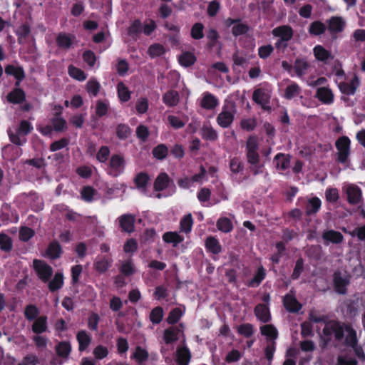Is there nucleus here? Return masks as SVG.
<instances>
[{"label":"nucleus","mask_w":365,"mask_h":365,"mask_svg":"<svg viewBox=\"0 0 365 365\" xmlns=\"http://www.w3.org/2000/svg\"><path fill=\"white\" fill-rule=\"evenodd\" d=\"M32 130V126L30 123L26 120L21 121L19 128H17L16 133H14L11 130H9V136L10 140L17 145H22L23 142L20 139V136L28 135Z\"/></svg>","instance_id":"obj_2"},{"label":"nucleus","mask_w":365,"mask_h":365,"mask_svg":"<svg viewBox=\"0 0 365 365\" xmlns=\"http://www.w3.org/2000/svg\"><path fill=\"white\" fill-rule=\"evenodd\" d=\"M344 331L346 333V343L351 346L354 347V346L356 344V334L355 331H354L351 328H350L348 326L344 327Z\"/></svg>","instance_id":"obj_31"},{"label":"nucleus","mask_w":365,"mask_h":365,"mask_svg":"<svg viewBox=\"0 0 365 365\" xmlns=\"http://www.w3.org/2000/svg\"><path fill=\"white\" fill-rule=\"evenodd\" d=\"M25 93L21 89H16L13 92H11L7 99L9 102L14 103H19L24 100Z\"/></svg>","instance_id":"obj_28"},{"label":"nucleus","mask_w":365,"mask_h":365,"mask_svg":"<svg viewBox=\"0 0 365 365\" xmlns=\"http://www.w3.org/2000/svg\"><path fill=\"white\" fill-rule=\"evenodd\" d=\"M344 327L343 324L336 321H328L326 322L323 329V332L320 335L321 343L320 346L325 349L328 342L331 339L332 336L337 341H341L344 337Z\"/></svg>","instance_id":"obj_1"},{"label":"nucleus","mask_w":365,"mask_h":365,"mask_svg":"<svg viewBox=\"0 0 365 365\" xmlns=\"http://www.w3.org/2000/svg\"><path fill=\"white\" fill-rule=\"evenodd\" d=\"M120 272L125 275L133 274L135 269L132 262L130 260L123 262L120 267Z\"/></svg>","instance_id":"obj_57"},{"label":"nucleus","mask_w":365,"mask_h":365,"mask_svg":"<svg viewBox=\"0 0 365 365\" xmlns=\"http://www.w3.org/2000/svg\"><path fill=\"white\" fill-rule=\"evenodd\" d=\"M217 105V100L216 98L208 93L206 94L201 101V106L206 109L214 108Z\"/></svg>","instance_id":"obj_27"},{"label":"nucleus","mask_w":365,"mask_h":365,"mask_svg":"<svg viewBox=\"0 0 365 365\" xmlns=\"http://www.w3.org/2000/svg\"><path fill=\"white\" fill-rule=\"evenodd\" d=\"M124 160L121 156L115 155L112 156L110 161V165L112 168L118 170L124 166Z\"/></svg>","instance_id":"obj_54"},{"label":"nucleus","mask_w":365,"mask_h":365,"mask_svg":"<svg viewBox=\"0 0 365 365\" xmlns=\"http://www.w3.org/2000/svg\"><path fill=\"white\" fill-rule=\"evenodd\" d=\"M63 284V276L61 273H56L53 279L49 282L48 288L51 292L60 289Z\"/></svg>","instance_id":"obj_29"},{"label":"nucleus","mask_w":365,"mask_h":365,"mask_svg":"<svg viewBox=\"0 0 365 365\" xmlns=\"http://www.w3.org/2000/svg\"><path fill=\"white\" fill-rule=\"evenodd\" d=\"M165 53L164 47L160 44L151 45L148 48L149 55L154 58L159 56Z\"/></svg>","instance_id":"obj_45"},{"label":"nucleus","mask_w":365,"mask_h":365,"mask_svg":"<svg viewBox=\"0 0 365 365\" xmlns=\"http://www.w3.org/2000/svg\"><path fill=\"white\" fill-rule=\"evenodd\" d=\"M338 150V160L341 163H345L349 155L350 140L347 137L340 138L336 143Z\"/></svg>","instance_id":"obj_5"},{"label":"nucleus","mask_w":365,"mask_h":365,"mask_svg":"<svg viewBox=\"0 0 365 365\" xmlns=\"http://www.w3.org/2000/svg\"><path fill=\"white\" fill-rule=\"evenodd\" d=\"M274 161L277 169L285 170L289 166L290 156L279 153L275 156Z\"/></svg>","instance_id":"obj_23"},{"label":"nucleus","mask_w":365,"mask_h":365,"mask_svg":"<svg viewBox=\"0 0 365 365\" xmlns=\"http://www.w3.org/2000/svg\"><path fill=\"white\" fill-rule=\"evenodd\" d=\"M181 316V310L178 308H175L170 312L169 316L167 318V322L170 324H174L178 322Z\"/></svg>","instance_id":"obj_48"},{"label":"nucleus","mask_w":365,"mask_h":365,"mask_svg":"<svg viewBox=\"0 0 365 365\" xmlns=\"http://www.w3.org/2000/svg\"><path fill=\"white\" fill-rule=\"evenodd\" d=\"M77 339L79 343V350L83 351L91 343V337L85 331H81L77 334Z\"/></svg>","instance_id":"obj_25"},{"label":"nucleus","mask_w":365,"mask_h":365,"mask_svg":"<svg viewBox=\"0 0 365 365\" xmlns=\"http://www.w3.org/2000/svg\"><path fill=\"white\" fill-rule=\"evenodd\" d=\"M61 252V247L57 241L51 242L46 250L48 257L53 259L60 257Z\"/></svg>","instance_id":"obj_17"},{"label":"nucleus","mask_w":365,"mask_h":365,"mask_svg":"<svg viewBox=\"0 0 365 365\" xmlns=\"http://www.w3.org/2000/svg\"><path fill=\"white\" fill-rule=\"evenodd\" d=\"M202 137L207 140H215L217 138V133L212 128L204 126L202 128Z\"/></svg>","instance_id":"obj_46"},{"label":"nucleus","mask_w":365,"mask_h":365,"mask_svg":"<svg viewBox=\"0 0 365 365\" xmlns=\"http://www.w3.org/2000/svg\"><path fill=\"white\" fill-rule=\"evenodd\" d=\"M122 230L128 233L134 231L135 217L131 215H122L119 219Z\"/></svg>","instance_id":"obj_8"},{"label":"nucleus","mask_w":365,"mask_h":365,"mask_svg":"<svg viewBox=\"0 0 365 365\" xmlns=\"http://www.w3.org/2000/svg\"><path fill=\"white\" fill-rule=\"evenodd\" d=\"M272 34L275 36L280 37V40L277 41L276 46L278 48L282 47L284 49L287 47V43H282V41H287L292 38L293 31L289 26H281L272 30Z\"/></svg>","instance_id":"obj_3"},{"label":"nucleus","mask_w":365,"mask_h":365,"mask_svg":"<svg viewBox=\"0 0 365 365\" xmlns=\"http://www.w3.org/2000/svg\"><path fill=\"white\" fill-rule=\"evenodd\" d=\"M53 127L56 131H63L66 128V120L60 117H56L52 119Z\"/></svg>","instance_id":"obj_49"},{"label":"nucleus","mask_w":365,"mask_h":365,"mask_svg":"<svg viewBox=\"0 0 365 365\" xmlns=\"http://www.w3.org/2000/svg\"><path fill=\"white\" fill-rule=\"evenodd\" d=\"M261 333L272 339H275L277 337V330L272 324H267L261 327Z\"/></svg>","instance_id":"obj_30"},{"label":"nucleus","mask_w":365,"mask_h":365,"mask_svg":"<svg viewBox=\"0 0 365 365\" xmlns=\"http://www.w3.org/2000/svg\"><path fill=\"white\" fill-rule=\"evenodd\" d=\"M192 225V218L191 214L185 216L180 222V230L182 232L187 233L191 230Z\"/></svg>","instance_id":"obj_38"},{"label":"nucleus","mask_w":365,"mask_h":365,"mask_svg":"<svg viewBox=\"0 0 365 365\" xmlns=\"http://www.w3.org/2000/svg\"><path fill=\"white\" fill-rule=\"evenodd\" d=\"M38 314L39 310L35 305L29 304L25 308L24 316L28 320L36 319Z\"/></svg>","instance_id":"obj_36"},{"label":"nucleus","mask_w":365,"mask_h":365,"mask_svg":"<svg viewBox=\"0 0 365 365\" xmlns=\"http://www.w3.org/2000/svg\"><path fill=\"white\" fill-rule=\"evenodd\" d=\"M344 23L341 18L333 17L329 21V29L333 32H340L342 31Z\"/></svg>","instance_id":"obj_26"},{"label":"nucleus","mask_w":365,"mask_h":365,"mask_svg":"<svg viewBox=\"0 0 365 365\" xmlns=\"http://www.w3.org/2000/svg\"><path fill=\"white\" fill-rule=\"evenodd\" d=\"M148 176L145 173L138 174L135 178V182L138 188L144 189L148 183Z\"/></svg>","instance_id":"obj_52"},{"label":"nucleus","mask_w":365,"mask_h":365,"mask_svg":"<svg viewBox=\"0 0 365 365\" xmlns=\"http://www.w3.org/2000/svg\"><path fill=\"white\" fill-rule=\"evenodd\" d=\"M118 93L120 99L123 101H128L130 99V91L128 88L122 82L118 84Z\"/></svg>","instance_id":"obj_37"},{"label":"nucleus","mask_w":365,"mask_h":365,"mask_svg":"<svg viewBox=\"0 0 365 365\" xmlns=\"http://www.w3.org/2000/svg\"><path fill=\"white\" fill-rule=\"evenodd\" d=\"M34 268L38 277L43 282H47L53 274L51 267L41 260L34 259Z\"/></svg>","instance_id":"obj_4"},{"label":"nucleus","mask_w":365,"mask_h":365,"mask_svg":"<svg viewBox=\"0 0 365 365\" xmlns=\"http://www.w3.org/2000/svg\"><path fill=\"white\" fill-rule=\"evenodd\" d=\"M303 269H304L303 259L302 258H299L297 259V261L296 262V265L294 269L292 277L293 279H297L299 277L300 274L302 272Z\"/></svg>","instance_id":"obj_62"},{"label":"nucleus","mask_w":365,"mask_h":365,"mask_svg":"<svg viewBox=\"0 0 365 365\" xmlns=\"http://www.w3.org/2000/svg\"><path fill=\"white\" fill-rule=\"evenodd\" d=\"M322 238L327 242L338 244L342 242L343 235L339 232L328 230L324 232Z\"/></svg>","instance_id":"obj_16"},{"label":"nucleus","mask_w":365,"mask_h":365,"mask_svg":"<svg viewBox=\"0 0 365 365\" xmlns=\"http://www.w3.org/2000/svg\"><path fill=\"white\" fill-rule=\"evenodd\" d=\"M177 361L179 365H187L190 359V352L186 347L177 349Z\"/></svg>","instance_id":"obj_15"},{"label":"nucleus","mask_w":365,"mask_h":365,"mask_svg":"<svg viewBox=\"0 0 365 365\" xmlns=\"http://www.w3.org/2000/svg\"><path fill=\"white\" fill-rule=\"evenodd\" d=\"M321 206V201L319 199L314 197L309 200V207L307 210V214L310 215L318 211Z\"/></svg>","instance_id":"obj_47"},{"label":"nucleus","mask_w":365,"mask_h":365,"mask_svg":"<svg viewBox=\"0 0 365 365\" xmlns=\"http://www.w3.org/2000/svg\"><path fill=\"white\" fill-rule=\"evenodd\" d=\"M83 60L90 66H93L96 61V56L94 53L91 51H86L83 54Z\"/></svg>","instance_id":"obj_60"},{"label":"nucleus","mask_w":365,"mask_h":365,"mask_svg":"<svg viewBox=\"0 0 365 365\" xmlns=\"http://www.w3.org/2000/svg\"><path fill=\"white\" fill-rule=\"evenodd\" d=\"M34 235V231L27 227H22L19 231V238L22 241H28Z\"/></svg>","instance_id":"obj_51"},{"label":"nucleus","mask_w":365,"mask_h":365,"mask_svg":"<svg viewBox=\"0 0 365 365\" xmlns=\"http://www.w3.org/2000/svg\"><path fill=\"white\" fill-rule=\"evenodd\" d=\"M316 96L324 103H331L334 100V95L331 91L327 87H322L317 89Z\"/></svg>","instance_id":"obj_10"},{"label":"nucleus","mask_w":365,"mask_h":365,"mask_svg":"<svg viewBox=\"0 0 365 365\" xmlns=\"http://www.w3.org/2000/svg\"><path fill=\"white\" fill-rule=\"evenodd\" d=\"M136 110L138 113H145L148 108V101L146 98H140L136 103Z\"/></svg>","instance_id":"obj_58"},{"label":"nucleus","mask_w":365,"mask_h":365,"mask_svg":"<svg viewBox=\"0 0 365 365\" xmlns=\"http://www.w3.org/2000/svg\"><path fill=\"white\" fill-rule=\"evenodd\" d=\"M300 91L299 86L296 84L293 83L290 86H289L284 91V97L287 99H291L295 96H297Z\"/></svg>","instance_id":"obj_44"},{"label":"nucleus","mask_w":365,"mask_h":365,"mask_svg":"<svg viewBox=\"0 0 365 365\" xmlns=\"http://www.w3.org/2000/svg\"><path fill=\"white\" fill-rule=\"evenodd\" d=\"M0 247L4 251H9L11 249V240L6 235H0Z\"/></svg>","instance_id":"obj_55"},{"label":"nucleus","mask_w":365,"mask_h":365,"mask_svg":"<svg viewBox=\"0 0 365 365\" xmlns=\"http://www.w3.org/2000/svg\"><path fill=\"white\" fill-rule=\"evenodd\" d=\"M68 73L71 77L78 81H83L86 78V74L82 70L76 68L73 66H70L68 67Z\"/></svg>","instance_id":"obj_41"},{"label":"nucleus","mask_w":365,"mask_h":365,"mask_svg":"<svg viewBox=\"0 0 365 365\" xmlns=\"http://www.w3.org/2000/svg\"><path fill=\"white\" fill-rule=\"evenodd\" d=\"M316 58L319 61H325L331 57L330 53L322 46H317L314 48Z\"/></svg>","instance_id":"obj_34"},{"label":"nucleus","mask_w":365,"mask_h":365,"mask_svg":"<svg viewBox=\"0 0 365 365\" xmlns=\"http://www.w3.org/2000/svg\"><path fill=\"white\" fill-rule=\"evenodd\" d=\"M100 90V84L96 80H90L87 83V91L88 93L96 96Z\"/></svg>","instance_id":"obj_56"},{"label":"nucleus","mask_w":365,"mask_h":365,"mask_svg":"<svg viewBox=\"0 0 365 365\" xmlns=\"http://www.w3.org/2000/svg\"><path fill=\"white\" fill-rule=\"evenodd\" d=\"M179 63L184 67H189L195 63L196 61V57L190 52L185 51L182 52L178 57Z\"/></svg>","instance_id":"obj_20"},{"label":"nucleus","mask_w":365,"mask_h":365,"mask_svg":"<svg viewBox=\"0 0 365 365\" xmlns=\"http://www.w3.org/2000/svg\"><path fill=\"white\" fill-rule=\"evenodd\" d=\"M204 26L201 23H195L191 29V36L194 39H200L203 38Z\"/></svg>","instance_id":"obj_40"},{"label":"nucleus","mask_w":365,"mask_h":365,"mask_svg":"<svg viewBox=\"0 0 365 365\" xmlns=\"http://www.w3.org/2000/svg\"><path fill=\"white\" fill-rule=\"evenodd\" d=\"M334 281L336 292L339 294H344L346 291L345 287L349 284V279L341 276L340 273H335Z\"/></svg>","instance_id":"obj_12"},{"label":"nucleus","mask_w":365,"mask_h":365,"mask_svg":"<svg viewBox=\"0 0 365 365\" xmlns=\"http://www.w3.org/2000/svg\"><path fill=\"white\" fill-rule=\"evenodd\" d=\"M179 101V94L175 91H169L163 96L164 103L170 107L175 106L178 103Z\"/></svg>","instance_id":"obj_19"},{"label":"nucleus","mask_w":365,"mask_h":365,"mask_svg":"<svg viewBox=\"0 0 365 365\" xmlns=\"http://www.w3.org/2000/svg\"><path fill=\"white\" fill-rule=\"evenodd\" d=\"M171 182L170 178L165 173H161L155 179L154 189L156 191H161L165 189Z\"/></svg>","instance_id":"obj_11"},{"label":"nucleus","mask_w":365,"mask_h":365,"mask_svg":"<svg viewBox=\"0 0 365 365\" xmlns=\"http://www.w3.org/2000/svg\"><path fill=\"white\" fill-rule=\"evenodd\" d=\"M180 331V329L176 327H172L165 329L163 334V339L165 343L170 344L178 340V334Z\"/></svg>","instance_id":"obj_18"},{"label":"nucleus","mask_w":365,"mask_h":365,"mask_svg":"<svg viewBox=\"0 0 365 365\" xmlns=\"http://www.w3.org/2000/svg\"><path fill=\"white\" fill-rule=\"evenodd\" d=\"M268 96L259 89L255 91L253 93V101L259 104L264 109H268V107L266 106L268 102Z\"/></svg>","instance_id":"obj_22"},{"label":"nucleus","mask_w":365,"mask_h":365,"mask_svg":"<svg viewBox=\"0 0 365 365\" xmlns=\"http://www.w3.org/2000/svg\"><path fill=\"white\" fill-rule=\"evenodd\" d=\"M225 110L220 113L217 117V122L222 127H228L233 120V113L235 112V104L230 103L226 107Z\"/></svg>","instance_id":"obj_6"},{"label":"nucleus","mask_w":365,"mask_h":365,"mask_svg":"<svg viewBox=\"0 0 365 365\" xmlns=\"http://www.w3.org/2000/svg\"><path fill=\"white\" fill-rule=\"evenodd\" d=\"M206 247L214 254H217L221 251V247L218 241L212 237H210L207 239Z\"/></svg>","instance_id":"obj_35"},{"label":"nucleus","mask_w":365,"mask_h":365,"mask_svg":"<svg viewBox=\"0 0 365 365\" xmlns=\"http://www.w3.org/2000/svg\"><path fill=\"white\" fill-rule=\"evenodd\" d=\"M138 247L137 242L134 239L128 240L123 246V250L126 253L134 252Z\"/></svg>","instance_id":"obj_63"},{"label":"nucleus","mask_w":365,"mask_h":365,"mask_svg":"<svg viewBox=\"0 0 365 365\" xmlns=\"http://www.w3.org/2000/svg\"><path fill=\"white\" fill-rule=\"evenodd\" d=\"M339 88L341 93L347 95L354 94L356 91V86H350L346 83H339Z\"/></svg>","instance_id":"obj_61"},{"label":"nucleus","mask_w":365,"mask_h":365,"mask_svg":"<svg viewBox=\"0 0 365 365\" xmlns=\"http://www.w3.org/2000/svg\"><path fill=\"white\" fill-rule=\"evenodd\" d=\"M309 33L313 35H319L325 31V26L320 21L313 22L309 27Z\"/></svg>","instance_id":"obj_42"},{"label":"nucleus","mask_w":365,"mask_h":365,"mask_svg":"<svg viewBox=\"0 0 365 365\" xmlns=\"http://www.w3.org/2000/svg\"><path fill=\"white\" fill-rule=\"evenodd\" d=\"M75 36L73 35L60 33L56 38L57 45L64 49H68L72 46Z\"/></svg>","instance_id":"obj_9"},{"label":"nucleus","mask_w":365,"mask_h":365,"mask_svg":"<svg viewBox=\"0 0 365 365\" xmlns=\"http://www.w3.org/2000/svg\"><path fill=\"white\" fill-rule=\"evenodd\" d=\"M153 154L158 159H163L168 154V148L164 145H159L154 148Z\"/></svg>","instance_id":"obj_50"},{"label":"nucleus","mask_w":365,"mask_h":365,"mask_svg":"<svg viewBox=\"0 0 365 365\" xmlns=\"http://www.w3.org/2000/svg\"><path fill=\"white\" fill-rule=\"evenodd\" d=\"M257 317L263 322H267L270 319L269 309L264 304H258L255 309Z\"/></svg>","instance_id":"obj_21"},{"label":"nucleus","mask_w":365,"mask_h":365,"mask_svg":"<svg viewBox=\"0 0 365 365\" xmlns=\"http://www.w3.org/2000/svg\"><path fill=\"white\" fill-rule=\"evenodd\" d=\"M47 330V318L45 316H41L36 319L33 325L32 331L35 334H41Z\"/></svg>","instance_id":"obj_14"},{"label":"nucleus","mask_w":365,"mask_h":365,"mask_svg":"<svg viewBox=\"0 0 365 365\" xmlns=\"http://www.w3.org/2000/svg\"><path fill=\"white\" fill-rule=\"evenodd\" d=\"M217 228L224 232H229L232 229L231 221L227 217H222L217 222Z\"/></svg>","instance_id":"obj_33"},{"label":"nucleus","mask_w":365,"mask_h":365,"mask_svg":"<svg viewBox=\"0 0 365 365\" xmlns=\"http://www.w3.org/2000/svg\"><path fill=\"white\" fill-rule=\"evenodd\" d=\"M308 64L306 61L297 59L294 63V69L297 76H301L305 73V71L308 68Z\"/></svg>","instance_id":"obj_43"},{"label":"nucleus","mask_w":365,"mask_h":365,"mask_svg":"<svg viewBox=\"0 0 365 365\" xmlns=\"http://www.w3.org/2000/svg\"><path fill=\"white\" fill-rule=\"evenodd\" d=\"M163 239L167 243H173L174 246H176L183 240V237L175 232H165L163 236Z\"/></svg>","instance_id":"obj_24"},{"label":"nucleus","mask_w":365,"mask_h":365,"mask_svg":"<svg viewBox=\"0 0 365 365\" xmlns=\"http://www.w3.org/2000/svg\"><path fill=\"white\" fill-rule=\"evenodd\" d=\"M220 3L217 1H216V0L212 1L208 5L207 14L210 16H215L220 9Z\"/></svg>","instance_id":"obj_64"},{"label":"nucleus","mask_w":365,"mask_h":365,"mask_svg":"<svg viewBox=\"0 0 365 365\" xmlns=\"http://www.w3.org/2000/svg\"><path fill=\"white\" fill-rule=\"evenodd\" d=\"M56 352L59 356L68 357L69 355L71 347L68 342H61L56 348Z\"/></svg>","instance_id":"obj_32"},{"label":"nucleus","mask_w":365,"mask_h":365,"mask_svg":"<svg viewBox=\"0 0 365 365\" xmlns=\"http://www.w3.org/2000/svg\"><path fill=\"white\" fill-rule=\"evenodd\" d=\"M346 198L351 205H359L362 201V193L359 187L354 185H349L345 190Z\"/></svg>","instance_id":"obj_7"},{"label":"nucleus","mask_w":365,"mask_h":365,"mask_svg":"<svg viewBox=\"0 0 365 365\" xmlns=\"http://www.w3.org/2000/svg\"><path fill=\"white\" fill-rule=\"evenodd\" d=\"M284 304L288 311L292 312H297L301 308L300 304L292 294H287L284 297Z\"/></svg>","instance_id":"obj_13"},{"label":"nucleus","mask_w":365,"mask_h":365,"mask_svg":"<svg viewBox=\"0 0 365 365\" xmlns=\"http://www.w3.org/2000/svg\"><path fill=\"white\" fill-rule=\"evenodd\" d=\"M247 30V26L245 24L240 23L238 20L237 22H236V24L232 26V33L235 36H238L245 34Z\"/></svg>","instance_id":"obj_53"},{"label":"nucleus","mask_w":365,"mask_h":365,"mask_svg":"<svg viewBox=\"0 0 365 365\" xmlns=\"http://www.w3.org/2000/svg\"><path fill=\"white\" fill-rule=\"evenodd\" d=\"M117 136L120 139H125L130 135V129L125 125H119L116 130Z\"/></svg>","instance_id":"obj_59"},{"label":"nucleus","mask_w":365,"mask_h":365,"mask_svg":"<svg viewBox=\"0 0 365 365\" xmlns=\"http://www.w3.org/2000/svg\"><path fill=\"white\" fill-rule=\"evenodd\" d=\"M163 317V310L161 307H157L153 309L150 314V319L154 324L161 322Z\"/></svg>","instance_id":"obj_39"}]
</instances>
